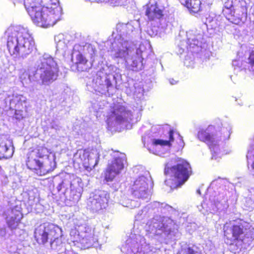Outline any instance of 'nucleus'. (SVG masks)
<instances>
[{
	"label": "nucleus",
	"mask_w": 254,
	"mask_h": 254,
	"mask_svg": "<svg viewBox=\"0 0 254 254\" xmlns=\"http://www.w3.org/2000/svg\"><path fill=\"white\" fill-rule=\"evenodd\" d=\"M138 20L130 21L127 23H118L116 26V34L112 43L111 56L114 59L125 61L127 67L132 70L138 71L143 67V55L146 48L140 44L137 48L131 46L129 41L140 33Z\"/></svg>",
	"instance_id": "f257e3e1"
},
{
	"label": "nucleus",
	"mask_w": 254,
	"mask_h": 254,
	"mask_svg": "<svg viewBox=\"0 0 254 254\" xmlns=\"http://www.w3.org/2000/svg\"><path fill=\"white\" fill-rule=\"evenodd\" d=\"M23 3L33 22L37 26L48 27L61 19L62 9L58 0H13Z\"/></svg>",
	"instance_id": "f03ea898"
},
{
	"label": "nucleus",
	"mask_w": 254,
	"mask_h": 254,
	"mask_svg": "<svg viewBox=\"0 0 254 254\" xmlns=\"http://www.w3.org/2000/svg\"><path fill=\"white\" fill-rule=\"evenodd\" d=\"M122 82L121 70L116 66L106 65L91 77H87L86 85L88 90L101 94H113Z\"/></svg>",
	"instance_id": "7ed1b4c3"
},
{
	"label": "nucleus",
	"mask_w": 254,
	"mask_h": 254,
	"mask_svg": "<svg viewBox=\"0 0 254 254\" xmlns=\"http://www.w3.org/2000/svg\"><path fill=\"white\" fill-rule=\"evenodd\" d=\"M10 54L26 58L35 48V42L28 29L20 25L10 26L5 32Z\"/></svg>",
	"instance_id": "20e7f679"
},
{
	"label": "nucleus",
	"mask_w": 254,
	"mask_h": 254,
	"mask_svg": "<svg viewBox=\"0 0 254 254\" xmlns=\"http://www.w3.org/2000/svg\"><path fill=\"white\" fill-rule=\"evenodd\" d=\"M146 230L150 233L159 236L161 243L168 244L179 238L180 234L178 226L168 217L156 216L146 224Z\"/></svg>",
	"instance_id": "39448f33"
},
{
	"label": "nucleus",
	"mask_w": 254,
	"mask_h": 254,
	"mask_svg": "<svg viewBox=\"0 0 254 254\" xmlns=\"http://www.w3.org/2000/svg\"><path fill=\"white\" fill-rule=\"evenodd\" d=\"M225 237L232 241H237L242 248L247 249L254 239V228L249 223L242 220L226 223L224 226Z\"/></svg>",
	"instance_id": "423d86ee"
},
{
	"label": "nucleus",
	"mask_w": 254,
	"mask_h": 254,
	"mask_svg": "<svg viewBox=\"0 0 254 254\" xmlns=\"http://www.w3.org/2000/svg\"><path fill=\"white\" fill-rule=\"evenodd\" d=\"M34 235L40 244H44L50 239L51 249L56 253H63L69 246L68 244L65 246L63 242L61 228L53 224L45 223L40 225L35 229Z\"/></svg>",
	"instance_id": "0eeeda50"
},
{
	"label": "nucleus",
	"mask_w": 254,
	"mask_h": 254,
	"mask_svg": "<svg viewBox=\"0 0 254 254\" xmlns=\"http://www.w3.org/2000/svg\"><path fill=\"white\" fill-rule=\"evenodd\" d=\"M55 180L58 182L57 190L65 201L74 205L79 200L83 190V183L80 178L67 174L64 178L57 177Z\"/></svg>",
	"instance_id": "6e6552de"
},
{
	"label": "nucleus",
	"mask_w": 254,
	"mask_h": 254,
	"mask_svg": "<svg viewBox=\"0 0 254 254\" xmlns=\"http://www.w3.org/2000/svg\"><path fill=\"white\" fill-rule=\"evenodd\" d=\"M227 184L228 182L226 180L219 178L211 182L208 190L210 194V206L206 207L205 211L200 210L202 213L204 214L206 212L214 213L228 207L227 194L229 192L226 188Z\"/></svg>",
	"instance_id": "1a4fd4ad"
},
{
	"label": "nucleus",
	"mask_w": 254,
	"mask_h": 254,
	"mask_svg": "<svg viewBox=\"0 0 254 254\" xmlns=\"http://www.w3.org/2000/svg\"><path fill=\"white\" fill-rule=\"evenodd\" d=\"M37 69L35 78H40L42 83L49 85L57 79L59 71L57 62L50 55L44 54L39 57L35 64Z\"/></svg>",
	"instance_id": "9d476101"
},
{
	"label": "nucleus",
	"mask_w": 254,
	"mask_h": 254,
	"mask_svg": "<svg viewBox=\"0 0 254 254\" xmlns=\"http://www.w3.org/2000/svg\"><path fill=\"white\" fill-rule=\"evenodd\" d=\"M141 109H137L136 112L141 111ZM132 112L125 106L120 104L114 105L111 114L109 115L107 123L110 129L118 130L122 128H128L130 123L133 122L134 112Z\"/></svg>",
	"instance_id": "9b49d317"
},
{
	"label": "nucleus",
	"mask_w": 254,
	"mask_h": 254,
	"mask_svg": "<svg viewBox=\"0 0 254 254\" xmlns=\"http://www.w3.org/2000/svg\"><path fill=\"white\" fill-rule=\"evenodd\" d=\"M164 173L167 177L165 183L172 189L180 187L187 181L191 169L190 164L183 160L170 168L166 165Z\"/></svg>",
	"instance_id": "f8f14e48"
},
{
	"label": "nucleus",
	"mask_w": 254,
	"mask_h": 254,
	"mask_svg": "<svg viewBox=\"0 0 254 254\" xmlns=\"http://www.w3.org/2000/svg\"><path fill=\"white\" fill-rule=\"evenodd\" d=\"M70 238L74 245L81 249L96 246L98 242L97 238L94 236V230L85 225L79 226L77 229H72Z\"/></svg>",
	"instance_id": "ddd939ff"
},
{
	"label": "nucleus",
	"mask_w": 254,
	"mask_h": 254,
	"mask_svg": "<svg viewBox=\"0 0 254 254\" xmlns=\"http://www.w3.org/2000/svg\"><path fill=\"white\" fill-rule=\"evenodd\" d=\"M155 249L146 243L139 235L131 234L126 240L122 251L127 254H155Z\"/></svg>",
	"instance_id": "4468645a"
},
{
	"label": "nucleus",
	"mask_w": 254,
	"mask_h": 254,
	"mask_svg": "<svg viewBox=\"0 0 254 254\" xmlns=\"http://www.w3.org/2000/svg\"><path fill=\"white\" fill-rule=\"evenodd\" d=\"M75 46L72 54V60L76 65L78 71H83L92 66V62L95 55L96 50L91 45L88 44L83 47V53L77 51Z\"/></svg>",
	"instance_id": "2eb2a0df"
},
{
	"label": "nucleus",
	"mask_w": 254,
	"mask_h": 254,
	"mask_svg": "<svg viewBox=\"0 0 254 254\" xmlns=\"http://www.w3.org/2000/svg\"><path fill=\"white\" fill-rule=\"evenodd\" d=\"M152 186L149 172L145 171L135 180L131 188L130 192L136 198H148L151 193L149 188L152 187Z\"/></svg>",
	"instance_id": "dca6fc26"
},
{
	"label": "nucleus",
	"mask_w": 254,
	"mask_h": 254,
	"mask_svg": "<svg viewBox=\"0 0 254 254\" xmlns=\"http://www.w3.org/2000/svg\"><path fill=\"white\" fill-rule=\"evenodd\" d=\"M44 149H38L37 151H33L28 157L26 165L27 167L31 170H33L34 172L39 176H44L50 171L54 170L56 166V163L53 159L51 168H48L44 165L43 163L39 159L44 157L42 152Z\"/></svg>",
	"instance_id": "f3484780"
},
{
	"label": "nucleus",
	"mask_w": 254,
	"mask_h": 254,
	"mask_svg": "<svg viewBox=\"0 0 254 254\" xmlns=\"http://www.w3.org/2000/svg\"><path fill=\"white\" fill-rule=\"evenodd\" d=\"M113 160L109 164L105 173V179L107 182L112 181L119 175L124 167V162L126 161V155L119 151L110 152Z\"/></svg>",
	"instance_id": "a211bd4d"
},
{
	"label": "nucleus",
	"mask_w": 254,
	"mask_h": 254,
	"mask_svg": "<svg viewBox=\"0 0 254 254\" xmlns=\"http://www.w3.org/2000/svg\"><path fill=\"white\" fill-rule=\"evenodd\" d=\"M214 129L213 126H209L206 128H200L198 131L197 138L201 141L206 142L209 146L212 153L211 159L217 160L220 154V149L218 144V139L215 140L212 134Z\"/></svg>",
	"instance_id": "6ab92c4d"
},
{
	"label": "nucleus",
	"mask_w": 254,
	"mask_h": 254,
	"mask_svg": "<svg viewBox=\"0 0 254 254\" xmlns=\"http://www.w3.org/2000/svg\"><path fill=\"white\" fill-rule=\"evenodd\" d=\"M99 158V152L96 149L90 151L79 150L74 155V161L82 164L88 171L94 169L97 165Z\"/></svg>",
	"instance_id": "aec40b11"
},
{
	"label": "nucleus",
	"mask_w": 254,
	"mask_h": 254,
	"mask_svg": "<svg viewBox=\"0 0 254 254\" xmlns=\"http://www.w3.org/2000/svg\"><path fill=\"white\" fill-rule=\"evenodd\" d=\"M109 198L107 191L96 190L90 194L87 201V207L93 212H98L107 206Z\"/></svg>",
	"instance_id": "412c9836"
},
{
	"label": "nucleus",
	"mask_w": 254,
	"mask_h": 254,
	"mask_svg": "<svg viewBox=\"0 0 254 254\" xmlns=\"http://www.w3.org/2000/svg\"><path fill=\"white\" fill-rule=\"evenodd\" d=\"M236 6L232 13L226 15V18L231 23L239 24L241 22H244L247 18V3L244 0L235 1Z\"/></svg>",
	"instance_id": "4be33fe9"
},
{
	"label": "nucleus",
	"mask_w": 254,
	"mask_h": 254,
	"mask_svg": "<svg viewBox=\"0 0 254 254\" xmlns=\"http://www.w3.org/2000/svg\"><path fill=\"white\" fill-rule=\"evenodd\" d=\"M5 214L6 216V223L8 227L11 230L16 229L22 218L21 212L15 207L8 209L5 212Z\"/></svg>",
	"instance_id": "5701e85b"
},
{
	"label": "nucleus",
	"mask_w": 254,
	"mask_h": 254,
	"mask_svg": "<svg viewBox=\"0 0 254 254\" xmlns=\"http://www.w3.org/2000/svg\"><path fill=\"white\" fill-rule=\"evenodd\" d=\"M187 48L188 49H193L195 47L200 46L201 40L202 39V34L197 30H190L187 32Z\"/></svg>",
	"instance_id": "b1692460"
},
{
	"label": "nucleus",
	"mask_w": 254,
	"mask_h": 254,
	"mask_svg": "<svg viewBox=\"0 0 254 254\" xmlns=\"http://www.w3.org/2000/svg\"><path fill=\"white\" fill-rule=\"evenodd\" d=\"M14 152L12 142L6 138L0 139V159L9 158Z\"/></svg>",
	"instance_id": "393cba45"
},
{
	"label": "nucleus",
	"mask_w": 254,
	"mask_h": 254,
	"mask_svg": "<svg viewBox=\"0 0 254 254\" xmlns=\"http://www.w3.org/2000/svg\"><path fill=\"white\" fill-rule=\"evenodd\" d=\"M146 15L150 20H160L164 16V10L155 5H150L148 4Z\"/></svg>",
	"instance_id": "a878e982"
},
{
	"label": "nucleus",
	"mask_w": 254,
	"mask_h": 254,
	"mask_svg": "<svg viewBox=\"0 0 254 254\" xmlns=\"http://www.w3.org/2000/svg\"><path fill=\"white\" fill-rule=\"evenodd\" d=\"M26 101L27 98L26 97L22 95L15 94L13 95L11 98L6 99L5 101L6 103H9V108L19 109L23 105V103L26 102Z\"/></svg>",
	"instance_id": "bb28decb"
},
{
	"label": "nucleus",
	"mask_w": 254,
	"mask_h": 254,
	"mask_svg": "<svg viewBox=\"0 0 254 254\" xmlns=\"http://www.w3.org/2000/svg\"><path fill=\"white\" fill-rule=\"evenodd\" d=\"M182 4L187 7L192 13L198 12L201 7L200 0H179Z\"/></svg>",
	"instance_id": "cd10ccee"
},
{
	"label": "nucleus",
	"mask_w": 254,
	"mask_h": 254,
	"mask_svg": "<svg viewBox=\"0 0 254 254\" xmlns=\"http://www.w3.org/2000/svg\"><path fill=\"white\" fill-rule=\"evenodd\" d=\"M245 195L244 205L247 210L251 211L254 209V188L247 190Z\"/></svg>",
	"instance_id": "c85d7f7f"
},
{
	"label": "nucleus",
	"mask_w": 254,
	"mask_h": 254,
	"mask_svg": "<svg viewBox=\"0 0 254 254\" xmlns=\"http://www.w3.org/2000/svg\"><path fill=\"white\" fill-rule=\"evenodd\" d=\"M178 254H201V253L196 246L185 244L182 246Z\"/></svg>",
	"instance_id": "c756f323"
},
{
	"label": "nucleus",
	"mask_w": 254,
	"mask_h": 254,
	"mask_svg": "<svg viewBox=\"0 0 254 254\" xmlns=\"http://www.w3.org/2000/svg\"><path fill=\"white\" fill-rule=\"evenodd\" d=\"M120 203L124 207L132 209L140 205V202L137 200L128 199L127 196L124 195L120 200Z\"/></svg>",
	"instance_id": "7c9ffc66"
},
{
	"label": "nucleus",
	"mask_w": 254,
	"mask_h": 254,
	"mask_svg": "<svg viewBox=\"0 0 254 254\" xmlns=\"http://www.w3.org/2000/svg\"><path fill=\"white\" fill-rule=\"evenodd\" d=\"M19 79L23 85L28 84L32 81L37 80V79L35 78V74L34 77H32L25 70H21L20 71Z\"/></svg>",
	"instance_id": "2f4dec72"
},
{
	"label": "nucleus",
	"mask_w": 254,
	"mask_h": 254,
	"mask_svg": "<svg viewBox=\"0 0 254 254\" xmlns=\"http://www.w3.org/2000/svg\"><path fill=\"white\" fill-rule=\"evenodd\" d=\"M55 41L56 43L57 50L64 51L66 48V43L64 39V35L63 34H60L56 36Z\"/></svg>",
	"instance_id": "473e14b6"
},
{
	"label": "nucleus",
	"mask_w": 254,
	"mask_h": 254,
	"mask_svg": "<svg viewBox=\"0 0 254 254\" xmlns=\"http://www.w3.org/2000/svg\"><path fill=\"white\" fill-rule=\"evenodd\" d=\"M173 130H171L169 131V140H164L162 139H155L153 143L155 145H160L162 146H166L170 147L171 145V142L174 141Z\"/></svg>",
	"instance_id": "72a5a7b5"
},
{
	"label": "nucleus",
	"mask_w": 254,
	"mask_h": 254,
	"mask_svg": "<svg viewBox=\"0 0 254 254\" xmlns=\"http://www.w3.org/2000/svg\"><path fill=\"white\" fill-rule=\"evenodd\" d=\"M235 1H239V0H227L224 3L225 9L223 11L225 14L228 15L232 13V11L236 6Z\"/></svg>",
	"instance_id": "f704fd0d"
},
{
	"label": "nucleus",
	"mask_w": 254,
	"mask_h": 254,
	"mask_svg": "<svg viewBox=\"0 0 254 254\" xmlns=\"http://www.w3.org/2000/svg\"><path fill=\"white\" fill-rule=\"evenodd\" d=\"M149 4L155 5L158 8L164 10L165 8L167 6V0H150Z\"/></svg>",
	"instance_id": "c9c22d12"
},
{
	"label": "nucleus",
	"mask_w": 254,
	"mask_h": 254,
	"mask_svg": "<svg viewBox=\"0 0 254 254\" xmlns=\"http://www.w3.org/2000/svg\"><path fill=\"white\" fill-rule=\"evenodd\" d=\"M248 166L251 165V168L249 167L252 174L254 176V153L253 151H248L247 155Z\"/></svg>",
	"instance_id": "e433bc0d"
},
{
	"label": "nucleus",
	"mask_w": 254,
	"mask_h": 254,
	"mask_svg": "<svg viewBox=\"0 0 254 254\" xmlns=\"http://www.w3.org/2000/svg\"><path fill=\"white\" fill-rule=\"evenodd\" d=\"M231 127L228 125L227 127H223L221 129V134L220 140H225L229 138L231 134Z\"/></svg>",
	"instance_id": "4c0bfd02"
},
{
	"label": "nucleus",
	"mask_w": 254,
	"mask_h": 254,
	"mask_svg": "<svg viewBox=\"0 0 254 254\" xmlns=\"http://www.w3.org/2000/svg\"><path fill=\"white\" fill-rule=\"evenodd\" d=\"M248 63L249 64V68L250 70L254 71V51L250 54L248 58Z\"/></svg>",
	"instance_id": "58836bf2"
},
{
	"label": "nucleus",
	"mask_w": 254,
	"mask_h": 254,
	"mask_svg": "<svg viewBox=\"0 0 254 254\" xmlns=\"http://www.w3.org/2000/svg\"><path fill=\"white\" fill-rule=\"evenodd\" d=\"M50 126L52 128H53L56 130H59L61 129L60 124L58 120H52Z\"/></svg>",
	"instance_id": "ea45409f"
},
{
	"label": "nucleus",
	"mask_w": 254,
	"mask_h": 254,
	"mask_svg": "<svg viewBox=\"0 0 254 254\" xmlns=\"http://www.w3.org/2000/svg\"><path fill=\"white\" fill-rule=\"evenodd\" d=\"M241 62L239 60H234L232 62V65L234 67V69L236 70L237 68L239 69L241 66Z\"/></svg>",
	"instance_id": "a19ab883"
},
{
	"label": "nucleus",
	"mask_w": 254,
	"mask_h": 254,
	"mask_svg": "<svg viewBox=\"0 0 254 254\" xmlns=\"http://www.w3.org/2000/svg\"><path fill=\"white\" fill-rule=\"evenodd\" d=\"M6 235V228L3 227L0 229V238L3 239Z\"/></svg>",
	"instance_id": "79ce46f5"
},
{
	"label": "nucleus",
	"mask_w": 254,
	"mask_h": 254,
	"mask_svg": "<svg viewBox=\"0 0 254 254\" xmlns=\"http://www.w3.org/2000/svg\"><path fill=\"white\" fill-rule=\"evenodd\" d=\"M179 136L180 137L179 138V146L180 147L183 148L184 146L185 143L183 139V137L181 136H180V134H179Z\"/></svg>",
	"instance_id": "37998d69"
},
{
	"label": "nucleus",
	"mask_w": 254,
	"mask_h": 254,
	"mask_svg": "<svg viewBox=\"0 0 254 254\" xmlns=\"http://www.w3.org/2000/svg\"><path fill=\"white\" fill-rule=\"evenodd\" d=\"M65 254H77L75 253H74L72 250H69L67 249V248H66V250L64 252Z\"/></svg>",
	"instance_id": "c03bdc74"
},
{
	"label": "nucleus",
	"mask_w": 254,
	"mask_h": 254,
	"mask_svg": "<svg viewBox=\"0 0 254 254\" xmlns=\"http://www.w3.org/2000/svg\"><path fill=\"white\" fill-rule=\"evenodd\" d=\"M177 81L174 80V79H169V82L171 85H174L177 84Z\"/></svg>",
	"instance_id": "a18cd8bd"
},
{
	"label": "nucleus",
	"mask_w": 254,
	"mask_h": 254,
	"mask_svg": "<svg viewBox=\"0 0 254 254\" xmlns=\"http://www.w3.org/2000/svg\"><path fill=\"white\" fill-rule=\"evenodd\" d=\"M164 208L165 209H167L168 211H170L172 208L171 206L167 204H165Z\"/></svg>",
	"instance_id": "49530a36"
},
{
	"label": "nucleus",
	"mask_w": 254,
	"mask_h": 254,
	"mask_svg": "<svg viewBox=\"0 0 254 254\" xmlns=\"http://www.w3.org/2000/svg\"><path fill=\"white\" fill-rule=\"evenodd\" d=\"M248 151H253L254 153V144H253L251 147V149H249Z\"/></svg>",
	"instance_id": "de8ad7c7"
},
{
	"label": "nucleus",
	"mask_w": 254,
	"mask_h": 254,
	"mask_svg": "<svg viewBox=\"0 0 254 254\" xmlns=\"http://www.w3.org/2000/svg\"><path fill=\"white\" fill-rule=\"evenodd\" d=\"M5 77V73H0V78L2 79V78H4Z\"/></svg>",
	"instance_id": "09e8293b"
},
{
	"label": "nucleus",
	"mask_w": 254,
	"mask_h": 254,
	"mask_svg": "<svg viewBox=\"0 0 254 254\" xmlns=\"http://www.w3.org/2000/svg\"><path fill=\"white\" fill-rule=\"evenodd\" d=\"M187 58H186L185 61V62H184V64H186L187 66H190V64H187Z\"/></svg>",
	"instance_id": "8fccbe9b"
},
{
	"label": "nucleus",
	"mask_w": 254,
	"mask_h": 254,
	"mask_svg": "<svg viewBox=\"0 0 254 254\" xmlns=\"http://www.w3.org/2000/svg\"><path fill=\"white\" fill-rule=\"evenodd\" d=\"M206 206V204L204 202L202 203V204H201V206L203 208H204Z\"/></svg>",
	"instance_id": "3c124183"
},
{
	"label": "nucleus",
	"mask_w": 254,
	"mask_h": 254,
	"mask_svg": "<svg viewBox=\"0 0 254 254\" xmlns=\"http://www.w3.org/2000/svg\"><path fill=\"white\" fill-rule=\"evenodd\" d=\"M197 193L200 194V190H197Z\"/></svg>",
	"instance_id": "603ef678"
},
{
	"label": "nucleus",
	"mask_w": 254,
	"mask_h": 254,
	"mask_svg": "<svg viewBox=\"0 0 254 254\" xmlns=\"http://www.w3.org/2000/svg\"><path fill=\"white\" fill-rule=\"evenodd\" d=\"M155 204L156 205H159V203L158 202H155Z\"/></svg>",
	"instance_id": "864d4df0"
},
{
	"label": "nucleus",
	"mask_w": 254,
	"mask_h": 254,
	"mask_svg": "<svg viewBox=\"0 0 254 254\" xmlns=\"http://www.w3.org/2000/svg\"><path fill=\"white\" fill-rule=\"evenodd\" d=\"M115 34H116V33H115V32H113V35L114 36V35H115Z\"/></svg>",
	"instance_id": "5fc2aeb1"
}]
</instances>
